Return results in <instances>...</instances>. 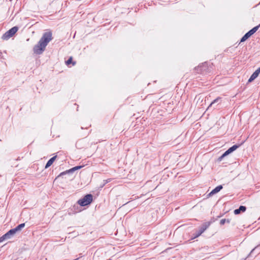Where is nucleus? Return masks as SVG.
<instances>
[{
  "label": "nucleus",
  "mask_w": 260,
  "mask_h": 260,
  "mask_svg": "<svg viewBox=\"0 0 260 260\" xmlns=\"http://www.w3.org/2000/svg\"><path fill=\"white\" fill-rule=\"evenodd\" d=\"M52 40V34L47 31L44 34L38 44L34 48V52L37 54H41L45 50L48 43Z\"/></svg>",
  "instance_id": "1"
},
{
  "label": "nucleus",
  "mask_w": 260,
  "mask_h": 260,
  "mask_svg": "<svg viewBox=\"0 0 260 260\" xmlns=\"http://www.w3.org/2000/svg\"><path fill=\"white\" fill-rule=\"evenodd\" d=\"M92 196L90 194H87L84 196L82 199H81L78 201V204L82 206H85L90 204L92 201Z\"/></svg>",
  "instance_id": "2"
},
{
  "label": "nucleus",
  "mask_w": 260,
  "mask_h": 260,
  "mask_svg": "<svg viewBox=\"0 0 260 260\" xmlns=\"http://www.w3.org/2000/svg\"><path fill=\"white\" fill-rule=\"evenodd\" d=\"M18 28L17 26H14L11 29L5 32L2 36V39L7 40L11 37H13L18 31Z\"/></svg>",
  "instance_id": "3"
},
{
  "label": "nucleus",
  "mask_w": 260,
  "mask_h": 260,
  "mask_svg": "<svg viewBox=\"0 0 260 260\" xmlns=\"http://www.w3.org/2000/svg\"><path fill=\"white\" fill-rule=\"evenodd\" d=\"M260 73V68H258L250 76L248 79L249 83L252 82L255 79H256Z\"/></svg>",
  "instance_id": "4"
},
{
  "label": "nucleus",
  "mask_w": 260,
  "mask_h": 260,
  "mask_svg": "<svg viewBox=\"0 0 260 260\" xmlns=\"http://www.w3.org/2000/svg\"><path fill=\"white\" fill-rule=\"evenodd\" d=\"M239 146L238 145H234L231 148H230L228 150H226L223 154L222 157H225L226 155H229L234 151L236 150L238 148Z\"/></svg>",
  "instance_id": "5"
},
{
  "label": "nucleus",
  "mask_w": 260,
  "mask_h": 260,
  "mask_svg": "<svg viewBox=\"0 0 260 260\" xmlns=\"http://www.w3.org/2000/svg\"><path fill=\"white\" fill-rule=\"evenodd\" d=\"M17 231L15 229H11L9 232H8L6 234H5V236L7 237L8 239L10 238L11 236L14 235L16 233Z\"/></svg>",
  "instance_id": "6"
},
{
  "label": "nucleus",
  "mask_w": 260,
  "mask_h": 260,
  "mask_svg": "<svg viewBox=\"0 0 260 260\" xmlns=\"http://www.w3.org/2000/svg\"><path fill=\"white\" fill-rule=\"evenodd\" d=\"M246 210V207L245 206H241L239 209H236L234 210V213L235 214H238L241 213V212H244Z\"/></svg>",
  "instance_id": "7"
},
{
  "label": "nucleus",
  "mask_w": 260,
  "mask_h": 260,
  "mask_svg": "<svg viewBox=\"0 0 260 260\" xmlns=\"http://www.w3.org/2000/svg\"><path fill=\"white\" fill-rule=\"evenodd\" d=\"M222 188V185H219L215 187L213 190H212L210 193V195H213L218 192Z\"/></svg>",
  "instance_id": "8"
},
{
  "label": "nucleus",
  "mask_w": 260,
  "mask_h": 260,
  "mask_svg": "<svg viewBox=\"0 0 260 260\" xmlns=\"http://www.w3.org/2000/svg\"><path fill=\"white\" fill-rule=\"evenodd\" d=\"M56 158V156H54L53 157H52L51 158H50L47 162L46 166H45V168H48L49 167H50L53 163V162L54 161L55 159Z\"/></svg>",
  "instance_id": "9"
},
{
  "label": "nucleus",
  "mask_w": 260,
  "mask_h": 260,
  "mask_svg": "<svg viewBox=\"0 0 260 260\" xmlns=\"http://www.w3.org/2000/svg\"><path fill=\"white\" fill-rule=\"evenodd\" d=\"M251 36L247 32L241 39V42H244L248 38H249Z\"/></svg>",
  "instance_id": "10"
},
{
  "label": "nucleus",
  "mask_w": 260,
  "mask_h": 260,
  "mask_svg": "<svg viewBox=\"0 0 260 260\" xmlns=\"http://www.w3.org/2000/svg\"><path fill=\"white\" fill-rule=\"evenodd\" d=\"M25 226L24 223H21L18 225L16 228H15V230L17 231V232H18L20 231L22 228H23Z\"/></svg>",
  "instance_id": "11"
},
{
  "label": "nucleus",
  "mask_w": 260,
  "mask_h": 260,
  "mask_svg": "<svg viewBox=\"0 0 260 260\" xmlns=\"http://www.w3.org/2000/svg\"><path fill=\"white\" fill-rule=\"evenodd\" d=\"M71 63H72V57H70L67 61H66V63L67 65H69L70 64H71ZM75 64V62H73V65H74Z\"/></svg>",
  "instance_id": "12"
},
{
  "label": "nucleus",
  "mask_w": 260,
  "mask_h": 260,
  "mask_svg": "<svg viewBox=\"0 0 260 260\" xmlns=\"http://www.w3.org/2000/svg\"><path fill=\"white\" fill-rule=\"evenodd\" d=\"M8 238H7L6 236H5V234L2 237H1L0 238V242H3V241H4L6 239H7Z\"/></svg>",
  "instance_id": "13"
},
{
  "label": "nucleus",
  "mask_w": 260,
  "mask_h": 260,
  "mask_svg": "<svg viewBox=\"0 0 260 260\" xmlns=\"http://www.w3.org/2000/svg\"><path fill=\"white\" fill-rule=\"evenodd\" d=\"M226 221V220L225 219H221L220 221V224L221 225H223L224 224V223Z\"/></svg>",
  "instance_id": "14"
},
{
  "label": "nucleus",
  "mask_w": 260,
  "mask_h": 260,
  "mask_svg": "<svg viewBox=\"0 0 260 260\" xmlns=\"http://www.w3.org/2000/svg\"><path fill=\"white\" fill-rule=\"evenodd\" d=\"M258 26H255L254 27H253L252 29V30L254 32H255L256 31V30L258 29Z\"/></svg>",
  "instance_id": "15"
},
{
  "label": "nucleus",
  "mask_w": 260,
  "mask_h": 260,
  "mask_svg": "<svg viewBox=\"0 0 260 260\" xmlns=\"http://www.w3.org/2000/svg\"><path fill=\"white\" fill-rule=\"evenodd\" d=\"M81 168V166L75 167L73 168L72 169V170H73V171L77 170H78L79 169H80Z\"/></svg>",
  "instance_id": "16"
},
{
  "label": "nucleus",
  "mask_w": 260,
  "mask_h": 260,
  "mask_svg": "<svg viewBox=\"0 0 260 260\" xmlns=\"http://www.w3.org/2000/svg\"><path fill=\"white\" fill-rule=\"evenodd\" d=\"M248 33L250 35H252L254 32H253V31L252 30V29H251L250 30H249Z\"/></svg>",
  "instance_id": "17"
},
{
  "label": "nucleus",
  "mask_w": 260,
  "mask_h": 260,
  "mask_svg": "<svg viewBox=\"0 0 260 260\" xmlns=\"http://www.w3.org/2000/svg\"><path fill=\"white\" fill-rule=\"evenodd\" d=\"M204 230H203L201 231H200V233H199L197 235V237L200 236L204 232Z\"/></svg>",
  "instance_id": "18"
},
{
  "label": "nucleus",
  "mask_w": 260,
  "mask_h": 260,
  "mask_svg": "<svg viewBox=\"0 0 260 260\" xmlns=\"http://www.w3.org/2000/svg\"><path fill=\"white\" fill-rule=\"evenodd\" d=\"M218 100V99L215 100L212 103L211 105L213 104V103H215L216 102H217Z\"/></svg>",
  "instance_id": "19"
},
{
  "label": "nucleus",
  "mask_w": 260,
  "mask_h": 260,
  "mask_svg": "<svg viewBox=\"0 0 260 260\" xmlns=\"http://www.w3.org/2000/svg\"><path fill=\"white\" fill-rule=\"evenodd\" d=\"M224 157H222V155L219 158V160H221Z\"/></svg>",
  "instance_id": "20"
}]
</instances>
